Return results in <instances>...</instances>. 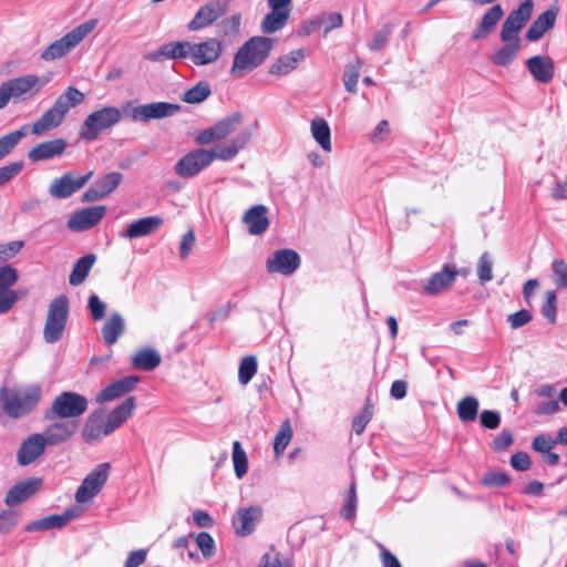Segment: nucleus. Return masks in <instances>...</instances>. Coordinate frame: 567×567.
Returning a JSON list of instances; mask_svg holds the SVG:
<instances>
[{"mask_svg": "<svg viewBox=\"0 0 567 567\" xmlns=\"http://www.w3.org/2000/svg\"><path fill=\"white\" fill-rule=\"evenodd\" d=\"M550 269L555 285L558 288L567 289V262L564 259H554Z\"/></svg>", "mask_w": 567, "mask_h": 567, "instance_id": "nucleus-49", "label": "nucleus"}, {"mask_svg": "<svg viewBox=\"0 0 567 567\" xmlns=\"http://www.w3.org/2000/svg\"><path fill=\"white\" fill-rule=\"evenodd\" d=\"M233 463L237 478H243L248 472V458L241 443L235 441L233 443Z\"/></svg>", "mask_w": 567, "mask_h": 567, "instance_id": "nucleus-45", "label": "nucleus"}, {"mask_svg": "<svg viewBox=\"0 0 567 567\" xmlns=\"http://www.w3.org/2000/svg\"><path fill=\"white\" fill-rule=\"evenodd\" d=\"M241 122L243 114L239 112L233 113L218 121L215 125L200 132L196 137V142L199 145H206L213 142L225 140L237 131Z\"/></svg>", "mask_w": 567, "mask_h": 567, "instance_id": "nucleus-13", "label": "nucleus"}, {"mask_svg": "<svg viewBox=\"0 0 567 567\" xmlns=\"http://www.w3.org/2000/svg\"><path fill=\"white\" fill-rule=\"evenodd\" d=\"M17 280L18 272L13 267L7 265L0 268V292L9 291Z\"/></svg>", "mask_w": 567, "mask_h": 567, "instance_id": "nucleus-53", "label": "nucleus"}, {"mask_svg": "<svg viewBox=\"0 0 567 567\" xmlns=\"http://www.w3.org/2000/svg\"><path fill=\"white\" fill-rule=\"evenodd\" d=\"M92 176L93 171H90L84 175H76L73 172H68L61 177L53 179L49 187V194L53 198L58 199L68 198L83 188Z\"/></svg>", "mask_w": 567, "mask_h": 567, "instance_id": "nucleus-14", "label": "nucleus"}, {"mask_svg": "<svg viewBox=\"0 0 567 567\" xmlns=\"http://www.w3.org/2000/svg\"><path fill=\"white\" fill-rule=\"evenodd\" d=\"M42 389L30 384L19 389H0V409L10 417L19 419L35 409L41 400Z\"/></svg>", "mask_w": 567, "mask_h": 567, "instance_id": "nucleus-6", "label": "nucleus"}, {"mask_svg": "<svg viewBox=\"0 0 567 567\" xmlns=\"http://www.w3.org/2000/svg\"><path fill=\"white\" fill-rule=\"evenodd\" d=\"M532 312L525 309H522L515 313L508 316V322L513 329H518L525 324H527L532 320Z\"/></svg>", "mask_w": 567, "mask_h": 567, "instance_id": "nucleus-62", "label": "nucleus"}, {"mask_svg": "<svg viewBox=\"0 0 567 567\" xmlns=\"http://www.w3.org/2000/svg\"><path fill=\"white\" fill-rule=\"evenodd\" d=\"M558 16L557 8H549L539 14L526 32L528 41H538L548 30H550L556 22Z\"/></svg>", "mask_w": 567, "mask_h": 567, "instance_id": "nucleus-35", "label": "nucleus"}, {"mask_svg": "<svg viewBox=\"0 0 567 567\" xmlns=\"http://www.w3.org/2000/svg\"><path fill=\"white\" fill-rule=\"evenodd\" d=\"M48 444L41 434L34 433L28 436L17 452V461L21 466H28L37 461L45 451Z\"/></svg>", "mask_w": 567, "mask_h": 567, "instance_id": "nucleus-21", "label": "nucleus"}, {"mask_svg": "<svg viewBox=\"0 0 567 567\" xmlns=\"http://www.w3.org/2000/svg\"><path fill=\"white\" fill-rule=\"evenodd\" d=\"M181 110L178 104L168 102H152L134 106L127 103L123 107L124 114H127L135 122H148L151 120H161L175 115Z\"/></svg>", "mask_w": 567, "mask_h": 567, "instance_id": "nucleus-11", "label": "nucleus"}, {"mask_svg": "<svg viewBox=\"0 0 567 567\" xmlns=\"http://www.w3.org/2000/svg\"><path fill=\"white\" fill-rule=\"evenodd\" d=\"M533 10V0H524L517 9L507 16L499 34L505 44L494 53L492 58L494 64L506 66L516 58L522 45L519 32L532 18Z\"/></svg>", "mask_w": 567, "mask_h": 567, "instance_id": "nucleus-3", "label": "nucleus"}, {"mask_svg": "<svg viewBox=\"0 0 567 567\" xmlns=\"http://www.w3.org/2000/svg\"><path fill=\"white\" fill-rule=\"evenodd\" d=\"M257 372V359L254 355L245 357L239 364L238 379L244 385L249 383Z\"/></svg>", "mask_w": 567, "mask_h": 567, "instance_id": "nucleus-47", "label": "nucleus"}, {"mask_svg": "<svg viewBox=\"0 0 567 567\" xmlns=\"http://www.w3.org/2000/svg\"><path fill=\"white\" fill-rule=\"evenodd\" d=\"M140 382V378L136 375H130L122 378L109 384L103 389L95 398L97 403H106L117 398L125 395L131 392Z\"/></svg>", "mask_w": 567, "mask_h": 567, "instance_id": "nucleus-28", "label": "nucleus"}, {"mask_svg": "<svg viewBox=\"0 0 567 567\" xmlns=\"http://www.w3.org/2000/svg\"><path fill=\"white\" fill-rule=\"evenodd\" d=\"M96 261V256L94 254H87L81 257L74 265L71 274H70V285L71 286H80L85 281L90 270Z\"/></svg>", "mask_w": 567, "mask_h": 567, "instance_id": "nucleus-39", "label": "nucleus"}, {"mask_svg": "<svg viewBox=\"0 0 567 567\" xmlns=\"http://www.w3.org/2000/svg\"><path fill=\"white\" fill-rule=\"evenodd\" d=\"M457 271L454 267L445 265L439 272L433 274L423 288L425 295L434 296L449 289L455 281Z\"/></svg>", "mask_w": 567, "mask_h": 567, "instance_id": "nucleus-30", "label": "nucleus"}, {"mask_svg": "<svg viewBox=\"0 0 567 567\" xmlns=\"http://www.w3.org/2000/svg\"><path fill=\"white\" fill-rule=\"evenodd\" d=\"M481 424L489 430L497 429L501 424L499 413L492 410H484L481 413Z\"/></svg>", "mask_w": 567, "mask_h": 567, "instance_id": "nucleus-64", "label": "nucleus"}, {"mask_svg": "<svg viewBox=\"0 0 567 567\" xmlns=\"http://www.w3.org/2000/svg\"><path fill=\"white\" fill-rule=\"evenodd\" d=\"M105 423L101 416L91 415L83 427L82 436L87 443H91L101 437L103 434Z\"/></svg>", "mask_w": 567, "mask_h": 567, "instance_id": "nucleus-44", "label": "nucleus"}, {"mask_svg": "<svg viewBox=\"0 0 567 567\" xmlns=\"http://www.w3.org/2000/svg\"><path fill=\"white\" fill-rule=\"evenodd\" d=\"M251 131L241 130L234 138L208 151L197 148L183 156L175 165V173L190 178L208 167L214 159L230 161L250 142Z\"/></svg>", "mask_w": 567, "mask_h": 567, "instance_id": "nucleus-1", "label": "nucleus"}, {"mask_svg": "<svg viewBox=\"0 0 567 567\" xmlns=\"http://www.w3.org/2000/svg\"><path fill=\"white\" fill-rule=\"evenodd\" d=\"M48 83V79H41L33 74L18 76L6 81L11 97L27 100L38 94Z\"/></svg>", "mask_w": 567, "mask_h": 567, "instance_id": "nucleus-15", "label": "nucleus"}, {"mask_svg": "<svg viewBox=\"0 0 567 567\" xmlns=\"http://www.w3.org/2000/svg\"><path fill=\"white\" fill-rule=\"evenodd\" d=\"M392 32V29L390 25H383L380 30H378L370 43H369V49L372 50V51H380L382 50L385 44L388 43V40H389V37Z\"/></svg>", "mask_w": 567, "mask_h": 567, "instance_id": "nucleus-54", "label": "nucleus"}, {"mask_svg": "<svg viewBox=\"0 0 567 567\" xmlns=\"http://www.w3.org/2000/svg\"><path fill=\"white\" fill-rule=\"evenodd\" d=\"M493 260L488 252H484L477 264V276L482 285L493 279L492 274Z\"/></svg>", "mask_w": 567, "mask_h": 567, "instance_id": "nucleus-51", "label": "nucleus"}, {"mask_svg": "<svg viewBox=\"0 0 567 567\" xmlns=\"http://www.w3.org/2000/svg\"><path fill=\"white\" fill-rule=\"evenodd\" d=\"M82 509L79 507H74L65 511L62 515H50L37 520L29 523L25 526L27 532H39V530H49L52 528H61L70 523L72 519L80 516Z\"/></svg>", "mask_w": 567, "mask_h": 567, "instance_id": "nucleus-25", "label": "nucleus"}, {"mask_svg": "<svg viewBox=\"0 0 567 567\" xmlns=\"http://www.w3.org/2000/svg\"><path fill=\"white\" fill-rule=\"evenodd\" d=\"M224 50V42L218 38H207L199 42L175 41L150 52L147 59L151 61L189 60L196 66H204L218 61Z\"/></svg>", "mask_w": 567, "mask_h": 567, "instance_id": "nucleus-2", "label": "nucleus"}, {"mask_svg": "<svg viewBox=\"0 0 567 567\" xmlns=\"http://www.w3.org/2000/svg\"><path fill=\"white\" fill-rule=\"evenodd\" d=\"M542 315L550 322L555 323L557 319V296L555 291L545 292V301L542 306Z\"/></svg>", "mask_w": 567, "mask_h": 567, "instance_id": "nucleus-50", "label": "nucleus"}, {"mask_svg": "<svg viewBox=\"0 0 567 567\" xmlns=\"http://www.w3.org/2000/svg\"><path fill=\"white\" fill-rule=\"evenodd\" d=\"M342 22L343 19L339 12H322L303 21L298 30V35L307 37L323 28V35L326 37L333 29L341 28Z\"/></svg>", "mask_w": 567, "mask_h": 567, "instance_id": "nucleus-18", "label": "nucleus"}, {"mask_svg": "<svg viewBox=\"0 0 567 567\" xmlns=\"http://www.w3.org/2000/svg\"><path fill=\"white\" fill-rule=\"evenodd\" d=\"M372 415H373V408H372V405L367 404L364 406L363 411L353 419L352 430L357 434H361L364 431L367 424L371 421Z\"/></svg>", "mask_w": 567, "mask_h": 567, "instance_id": "nucleus-56", "label": "nucleus"}, {"mask_svg": "<svg viewBox=\"0 0 567 567\" xmlns=\"http://www.w3.org/2000/svg\"><path fill=\"white\" fill-rule=\"evenodd\" d=\"M136 408L135 398L130 396L125 399L116 409L109 415L103 429V435L111 434L114 430L120 427L128 417L132 416Z\"/></svg>", "mask_w": 567, "mask_h": 567, "instance_id": "nucleus-32", "label": "nucleus"}, {"mask_svg": "<svg viewBox=\"0 0 567 567\" xmlns=\"http://www.w3.org/2000/svg\"><path fill=\"white\" fill-rule=\"evenodd\" d=\"M480 409V402L474 396H465L458 401L456 411L462 422H473L476 420Z\"/></svg>", "mask_w": 567, "mask_h": 567, "instance_id": "nucleus-42", "label": "nucleus"}, {"mask_svg": "<svg viewBox=\"0 0 567 567\" xmlns=\"http://www.w3.org/2000/svg\"><path fill=\"white\" fill-rule=\"evenodd\" d=\"M227 11V6L218 0H213L202 6L193 20L188 23L189 31H199L210 25Z\"/></svg>", "mask_w": 567, "mask_h": 567, "instance_id": "nucleus-19", "label": "nucleus"}, {"mask_svg": "<svg viewBox=\"0 0 567 567\" xmlns=\"http://www.w3.org/2000/svg\"><path fill=\"white\" fill-rule=\"evenodd\" d=\"M162 362L159 352L151 347L138 349L132 357V365L143 371H153Z\"/></svg>", "mask_w": 567, "mask_h": 567, "instance_id": "nucleus-36", "label": "nucleus"}, {"mask_svg": "<svg viewBox=\"0 0 567 567\" xmlns=\"http://www.w3.org/2000/svg\"><path fill=\"white\" fill-rule=\"evenodd\" d=\"M110 468L109 463H101L84 477L75 493L78 504L91 502L101 492L109 478Z\"/></svg>", "mask_w": 567, "mask_h": 567, "instance_id": "nucleus-12", "label": "nucleus"}, {"mask_svg": "<svg viewBox=\"0 0 567 567\" xmlns=\"http://www.w3.org/2000/svg\"><path fill=\"white\" fill-rule=\"evenodd\" d=\"M18 293L14 290L0 292V315L10 311L18 301Z\"/></svg>", "mask_w": 567, "mask_h": 567, "instance_id": "nucleus-63", "label": "nucleus"}, {"mask_svg": "<svg viewBox=\"0 0 567 567\" xmlns=\"http://www.w3.org/2000/svg\"><path fill=\"white\" fill-rule=\"evenodd\" d=\"M97 21L92 19L75 27L64 37L52 42L42 53L41 59L44 61H53L64 56L84 40L96 27Z\"/></svg>", "mask_w": 567, "mask_h": 567, "instance_id": "nucleus-9", "label": "nucleus"}, {"mask_svg": "<svg viewBox=\"0 0 567 567\" xmlns=\"http://www.w3.org/2000/svg\"><path fill=\"white\" fill-rule=\"evenodd\" d=\"M305 49H297L277 58L269 66L270 75L282 78L297 70L300 62L305 60Z\"/></svg>", "mask_w": 567, "mask_h": 567, "instance_id": "nucleus-24", "label": "nucleus"}, {"mask_svg": "<svg viewBox=\"0 0 567 567\" xmlns=\"http://www.w3.org/2000/svg\"><path fill=\"white\" fill-rule=\"evenodd\" d=\"M163 225V218L159 216H147L131 223L122 234L123 238L134 239L153 234Z\"/></svg>", "mask_w": 567, "mask_h": 567, "instance_id": "nucleus-33", "label": "nucleus"}, {"mask_svg": "<svg viewBox=\"0 0 567 567\" xmlns=\"http://www.w3.org/2000/svg\"><path fill=\"white\" fill-rule=\"evenodd\" d=\"M300 265L299 255L292 249H280L272 252L266 260L267 271L285 276L292 275Z\"/></svg>", "mask_w": 567, "mask_h": 567, "instance_id": "nucleus-16", "label": "nucleus"}, {"mask_svg": "<svg viewBox=\"0 0 567 567\" xmlns=\"http://www.w3.org/2000/svg\"><path fill=\"white\" fill-rule=\"evenodd\" d=\"M24 136V133L20 130L11 132L0 137V151L6 156L8 155Z\"/></svg>", "mask_w": 567, "mask_h": 567, "instance_id": "nucleus-55", "label": "nucleus"}, {"mask_svg": "<svg viewBox=\"0 0 567 567\" xmlns=\"http://www.w3.org/2000/svg\"><path fill=\"white\" fill-rule=\"evenodd\" d=\"M212 93L207 82H198L193 87L184 92L182 101L188 104H197L204 102Z\"/></svg>", "mask_w": 567, "mask_h": 567, "instance_id": "nucleus-43", "label": "nucleus"}, {"mask_svg": "<svg viewBox=\"0 0 567 567\" xmlns=\"http://www.w3.org/2000/svg\"><path fill=\"white\" fill-rule=\"evenodd\" d=\"M85 101L83 92L69 86L58 96L53 105L48 109L31 126V133L37 136L45 135L63 124L69 111Z\"/></svg>", "mask_w": 567, "mask_h": 567, "instance_id": "nucleus-5", "label": "nucleus"}, {"mask_svg": "<svg viewBox=\"0 0 567 567\" xmlns=\"http://www.w3.org/2000/svg\"><path fill=\"white\" fill-rule=\"evenodd\" d=\"M310 132L312 138L324 152H331V130L328 122L324 118H313L311 121Z\"/></svg>", "mask_w": 567, "mask_h": 567, "instance_id": "nucleus-38", "label": "nucleus"}, {"mask_svg": "<svg viewBox=\"0 0 567 567\" xmlns=\"http://www.w3.org/2000/svg\"><path fill=\"white\" fill-rule=\"evenodd\" d=\"M18 523V514L14 511L6 509L0 513V534L10 533Z\"/></svg>", "mask_w": 567, "mask_h": 567, "instance_id": "nucleus-58", "label": "nucleus"}, {"mask_svg": "<svg viewBox=\"0 0 567 567\" xmlns=\"http://www.w3.org/2000/svg\"><path fill=\"white\" fill-rule=\"evenodd\" d=\"M360 66L361 63L359 60H357L353 63H349L346 68L344 74H343V83L346 86V90L355 93L357 92V83L360 75Z\"/></svg>", "mask_w": 567, "mask_h": 567, "instance_id": "nucleus-48", "label": "nucleus"}, {"mask_svg": "<svg viewBox=\"0 0 567 567\" xmlns=\"http://www.w3.org/2000/svg\"><path fill=\"white\" fill-rule=\"evenodd\" d=\"M195 540L198 549L205 558L214 556L216 545L210 534L202 532L196 536Z\"/></svg>", "mask_w": 567, "mask_h": 567, "instance_id": "nucleus-52", "label": "nucleus"}, {"mask_svg": "<svg viewBox=\"0 0 567 567\" xmlns=\"http://www.w3.org/2000/svg\"><path fill=\"white\" fill-rule=\"evenodd\" d=\"M87 307L94 320L97 321L104 318L106 305L96 295L89 297Z\"/></svg>", "mask_w": 567, "mask_h": 567, "instance_id": "nucleus-59", "label": "nucleus"}, {"mask_svg": "<svg viewBox=\"0 0 567 567\" xmlns=\"http://www.w3.org/2000/svg\"><path fill=\"white\" fill-rule=\"evenodd\" d=\"M41 434L48 445H58L68 441L78 430L74 420L56 419Z\"/></svg>", "mask_w": 567, "mask_h": 567, "instance_id": "nucleus-22", "label": "nucleus"}, {"mask_svg": "<svg viewBox=\"0 0 567 567\" xmlns=\"http://www.w3.org/2000/svg\"><path fill=\"white\" fill-rule=\"evenodd\" d=\"M42 486L40 477H31L13 485L7 493L4 503L8 506L21 504L34 495Z\"/></svg>", "mask_w": 567, "mask_h": 567, "instance_id": "nucleus-23", "label": "nucleus"}, {"mask_svg": "<svg viewBox=\"0 0 567 567\" xmlns=\"http://www.w3.org/2000/svg\"><path fill=\"white\" fill-rule=\"evenodd\" d=\"M125 331V321L118 312H113L102 327L105 344H114Z\"/></svg>", "mask_w": 567, "mask_h": 567, "instance_id": "nucleus-37", "label": "nucleus"}, {"mask_svg": "<svg viewBox=\"0 0 567 567\" xmlns=\"http://www.w3.org/2000/svg\"><path fill=\"white\" fill-rule=\"evenodd\" d=\"M292 437V429L288 420L284 421L275 436L274 452L277 456L281 455Z\"/></svg>", "mask_w": 567, "mask_h": 567, "instance_id": "nucleus-46", "label": "nucleus"}, {"mask_svg": "<svg viewBox=\"0 0 567 567\" xmlns=\"http://www.w3.org/2000/svg\"><path fill=\"white\" fill-rule=\"evenodd\" d=\"M240 25H241V14L235 13L230 17H227L223 20H220L216 24V32L218 34V39H220L223 42L225 39H231L238 37L240 32Z\"/></svg>", "mask_w": 567, "mask_h": 567, "instance_id": "nucleus-41", "label": "nucleus"}, {"mask_svg": "<svg viewBox=\"0 0 567 567\" xmlns=\"http://www.w3.org/2000/svg\"><path fill=\"white\" fill-rule=\"evenodd\" d=\"M275 41L264 35H256L245 41L234 54L229 73L233 78H243L261 66L270 55Z\"/></svg>", "mask_w": 567, "mask_h": 567, "instance_id": "nucleus-4", "label": "nucleus"}, {"mask_svg": "<svg viewBox=\"0 0 567 567\" xmlns=\"http://www.w3.org/2000/svg\"><path fill=\"white\" fill-rule=\"evenodd\" d=\"M68 143L63 138H55L37 144L28 152V158L32 162L49 161L61 156L66 150Z\"/></svg>", "mask_w": 567, "mask_h": 567, "instance_id": "nucleus-27", "label": "nucleus"}, {"mask_svg": "<svg viewBox=\"0 0 567 567\" xmlns=\"http://www.w3.org/2000/svg\"><path fill=\"white\" fill-rule=\"evenodd\" d=\"M261 567H290V565L277 550L270 548L261 558Z\"/></svg>", "mask_w": 567, "mask_h": 567, "instance_id": "nucleus-57", "label": "nucleus"}, {"mask_svg": "<svg viewBox=\"0 0 567 567\" xmlns=\"http://www.w3.org/2000/svg\"><path fill=\"white\" fill-rule=\"evenodd\" d=\"M268 208L265 205L250 207L243 216V221L248 226V233L254 236L264 234L269 227L267 217Z\"/></svg>", "mask_w": 567, "mask_h": 567, "instance_id": "nucleus-31", "label": "nucleus"}, {"mask_svg": "<svg viewBox=\"0 0 567 567\" xmlns=\"http://www.w3.org/2000/svg\"><path fill=\"white\" fill-rule=\"evenodd\" d=\"M557 444V439L553 440L548 435H538L533 441V449L539 453H548Z\"/></svg>", "mask_w": 567, "mask_h": 567, "instance_id": "nucleus-61", "label": "nucleus"}, {"mask_svg": "<svg viewBox=\"0 0 567 567\" xmlns=\"http://www.w3.org/2000/svg\"><path fill=\"white\" fill-rule=\"evenodd\" d=\"M260 516L261 509L258 506L238 509L233 518L236 535L241 537L250 535L255 530Z\"/></svg>", "mask_w": 567, "mask_h": 567, "instance_id": "nucleus-26", "label": "nucleus"}, {"mask_svg": "<svg viewBox=\"0 0 567 567\" xmlns=\"http://www.w3.org/2000/svg\"><path fill=\"white\" fill-rule=\"evenodd\" d=\"M504 16V10L501 4L492 6L482 17L477 27L475 28L472 39L480 40L485 39L496 28L497 23Z\"/></svg>", "mask_w": 567, "mask_h": 567, "instance_id": "nucleus-34", "label": "nucleus"}, {"mask_svg": "<svg viewBox=\"0 0 567 567\" xmlns=\"http://www.w3.org/2000/svg\"><path fill=\"white\" fill-rule=\"evenodd\" d=\"M87 408L89 402L85 396L76 392L65 391L54 398L50 409L44 411L43 417L47 421L72 420L84 414Z\"/></svg>", "mask_w": 567, "mask_h": 567, "instance_id": "nucleus-8", "label": "nucleus"}, {"mask_svg": "<svg viewBox=\"0 0 567 567\" xmlns=\"http://www.w3.org/2000/svg\"><path fill=\"white\" fill-rule=\"evenodd\" d=\"M123 113V110L121 111L115 106H105L92 112L87 115L81 127V138L94 141L101 131L116 125L122 120Z\"/></svg>", "mask_w": 567, "mask_h": 567, "instance_id": "nucleus-10", "label": "nucleus"}, {"mask_svg": "<svg viewBox=\"0 0 567 567\" xmlns=\"http://www.w3.org/2000/svg\"><path fill=\"white\" fill-rule=\"evenodd\" d=\"M357 508V494L354 483L351 484L348 495L347 503L344 507L341 509V515L346 519H352L355 514Z\"/></svg>", "mask_w": 567, "mask_h": 567, "instance_id": "nucleus-60", "label": "nucleus"}, {"mask_svg": "<svg viewBox=\"0 0 567 567\" xmlns=\"http://www.w3.org/2000/svg\"><path fill=\"white\" fill-rule=\"evenodd\" d=\"M123 175L118 172H111L97 178L83 194L81 200L83 203H91L100 200L112 192L122 183Z\"/></svg>", "mask_w": 567, "mask_h": 567, "instance_id": "nucleus-17", "label": "nucleus"}, {"mask_svg": "<svg viewBox=\"0 0 567 567\" xmlns=\"http://www.w3.org/2000/svg\"><path fill=\"white\" fill-rule=\"evenodd\" d=\"M526 68L540 83H549L555 74V62L548 55H534L526 61Z\"/></svg>", "mask_w": 567, "mask_h": 567, "instance_id": "nucleus-29", "label": "nucleus"}, {"mask_svg": "<svg viewBox=\"0 0 567 567\" xmlns=\"http://www.w3.org/2000/svg\"><path fill=\"white\" fill-rule=\"evenodd\" d=\"M106 213L105 206H92L74 213L68 221V227L73 231H83L94 227Z\"/></svg>", "mask_w": 567, "mask_h": 567, "instance_id": "nucleus-20", "label": "nucleus"}, {"mask_svg": "<svg viewBox=\"0 0 567 567\" xmlns=\"http://www.w3.org/2000/svg\"><path fill=\"white\" fill-rule=\"evenodd\" d=\"M290 11L270 10L261 21V31L266 34L275 33L281 30L288 22Z\"/></svg>", "mask_w": 567, "mask_h": 567, "instance_id": "nucleus-40", "label": "nucleus"}, {"mask_svg": "<svg viewBox=\"0 0 567 567\" xmlns=\"http://www.w3.org/2000/svg\"><path fill=\"white\" fill-rule=\"evenodd\" d=\"M70 313V303L65 295H60L51 300L48 306L43 326V340L45 343L54 344L62 340Z\"/></svg>", "mask_w": 567, "mask_h": 567, "instance_id": "nucleus-7", "label": "nucleus"}]
</instances>
